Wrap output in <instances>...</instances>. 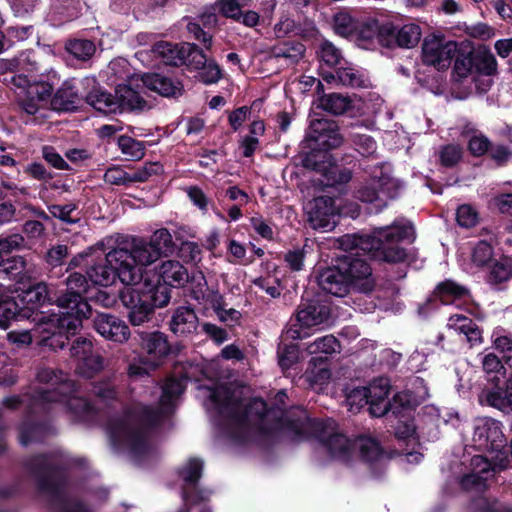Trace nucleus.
<instances>
[{
	"label": "nucleus",
	"instance_id": "f257e3e1",
	"mask_svg": "<svg viewBox=\"0 0 512 512\" xmlns=\"http://www.w3.org/2000/svg\"><path fill=\"white\" fill-rule=\"evenodd\" d=\"M414 234L413 226L408 221L394 222L391 226L380 227L371 235H344L338 242L340 248L347 254L338 258L342 272L351 284L362 290L371 288V268L365 260L359 258L361 252L369 254L372 258L399 262L406 257L405 250L398 243L403 239L411 238Z\"/></svg>",
	"mask_w": 512,
	"mask_h": 512
},
{
	"label": "nucleus",
	"instance_id": "f03ea898",
	"mask_svg": "<svg viewBox=\"0 0 512 512\" xmlns=\"http://www.w3.org/2000/svg\"><path fill=\"white\" fill-rule=\"evenodd\" d=\"M471 440L476 449L496 453L491 461L481 455L474 456L471 459V472L462 479L464 489L482 491L496 470H503L508 466V458L502 452L507 439L500 421L481 417L474 420Z\"/></svg>",
	"mask_w": 512,
	"mask_h": 512
},
{
	"label": "nucleus",
	"instance_id": "7ed1b4c3",
	"mask_svg": "<svg viewBox=\"0 0 512 512\" xmlns=\"http://www.w3.org/2000/svg\"><path fill=\"white\" fill-rule=\"evenodd\" d=\"M184 389L183 379H168L162 387L157 411L145 407L140 413L133 414L128 420L115 425L111 429L113 441L128 447L134 456L144 453L149 448L147 426H152L171 414Z\"/></svg>",
	"mask_w": 512,
	"mask_h": 512
},
{
	"label": "nucleus",
	"instance_id": "20e7f679",
	"mask_svg": "<svg viewBox=\"0 0 512 512\" xmlns=\"http://www.w3.org/2000/svg\"><path fill=\"white\" fill-rule=\"evenodd\" d=\"M247 393L245 387L231 389L220 386L209 394L212 408L219 414L227 432L235 438L252 427L265 429L272 413H266V404L262 399L255 398L246 402Z\"/></svg>",
	"mask_w": 512,
	"mask_h": 512
},
{
	"label": "nucleus",
	"instance_id": "39448f33",
	"mask_svg": "<svg viewBox=\"0 0 512 512\" xmlns=\"http://www.w3.org/2000/svg\"><path fill=\"white\" fill-rule=\"evenodd\" d=\"M87 287L88 282L82 274H71L67 279L68 293L58 299L57 308L62 316L54 315L51 318L44 314L35 315L34 320L38 329L49 333L74 334L80 327L82 319L90 314V307L82 298Z\"/></svg>",
	"mask_w": 512,
	"mask_h": 512
},
{
	"label": "nucleus",
	"instance_id": "423d86ee",
	"mask_svg": "<svg viewBox=\"0 0 512 512\" xmlns=\"http://www.w3.org/2000/svg\"><path fill=\"white\" fill-rule=\"evenodd\" d=\"M316 437L335 460L348 463L354 457L356 450L360 457L367 462L378 460L382 449L378 442L370 437H360L351 442L345 435L337 431L336 423L332 420L318 422L314 425Z\"/></svg>",
	"mask_w": 512,
	"mask_h": 512
},
{
	"label": "nucleus",
	"instance_id": "0eeeda50",
	"mask_svg": "<svg viewBox=\"0 0 512 512\" xmlns=\"http://www.w3.org/2000/svg\"><path fill=\"white\" fill-rule=\"evenodd\" d=\"M122 304L129 310V319L133 325L148 321L156 307H164L170 301L169 289L150 283L131 284L120 292Z\"/></svg>",
	"mask_w": 512,
	"mask_h": 512
},
{
	"label": "nucleus",
	"instance_id": "6e6552de",
	"mask_svg": "<svg viewBox=\"0 0 512 512\" xmlns=\"http://www.w3.org/2000/svg\"><path fill=\"white\" fill-rule=\"evenodd\" d=\"M59 78L55 71H50L46 80L30 79L29 75L18 74L10 79V84L19 90V103L23 110L29 115H35L45 110L51 97L53 88L58 84Z\"/></svg>",
	"mask_w": 512,
	"mask_h": 512
},
{
	"label": "nucleus",
	"instance_id": "1a4fd4ad",
	"mask_svg": "<svg viewBox=\"0 0 512 512\" xmlns=\"http://www.w3.org/2000/svg\"><path fill=\"white\" fill-rule=\"evenodd\" d=\"M125 252L130 256L127 263L135 270L133 283L136 284L142 277V267L149 266L173 252L172 236L167 229H158L148 241H134L132 248L125 249Z\"/></svg>",
	"mask_w": 512,
	"mask_h": 512
},
{
	"label": "nucleus",
	"instance_id": "9d476101",
	"mask_svg": "<svg viewBox=\"0 0 512 512\" xmlns=\"http://www.w3.org/2000/svg\"><path fill=\"white\" fill-rule=\"evenodd\" d=\"M130 256L125 252V248H115L109 251L105 260L89 268L87 275L96 285L110 286L120 280L124 285H131L135 277L134 271L127 263Z\"/></svg>",
	"mask_w": 512,
	"mask_h": 512
},
{
	"label": "nucleus",
	"instance_id": "9b49d317",
	"mask_svg": "<svg viewBox=\"0 0 512 512\" xmlns=\"http://www.w3.org/2000/svg\"><path fill=\"white\" fill-rule=\"evenodd\" d=\"M365 390L369 401V412L375 417L385 415L389 409L393 410L394 414L398 413L397 404L403 408H409L416 403L408 392H401L394 397L393 404H390L387 400L390 383L386 378L376 379L368 387H365Z\"/></svg>",
	"mask_w": 512,
	"mask_h": 512
},
{
	"label": "nucleus",
	"instance_id": "f8f14e48",
	"mask_svg": "<svg viewBox=\"0 0 512 512\" xmlns=\"http://www.w3.org/2000/svg\"><path fill=\"white\" fill-rule=\"evenodd\" d=\"M307 222L314 230L331 231L337 224V208L330 197H317L304 207Z\"/></svg>",
	"mask_w": 512,
	"mask_h": 512
},
{
	"label": "nucleus",
	"instance_id": "ddd939ff",
	"mask_svg": "<svg viewBox=\"0 0 512 512\" xmlns=\"http://www.w3.org/2000/svg\"><path fill=\"white\" fill-rule=\"evenodd\" d=\"M457 51V44L440 37L425 38L422 46V59L425 64L438 70L446 69Z\"/></svg>",
	"mask_w": 512,
	"mask_h": 512
},
{
	"label": "nucleus",
	"instance_id": "4468645a",
	"mask_svg": "<svg viewBox=\"0 0 512 512\" xmlns=\"http://www.w3.org/2000/svg\"><path fill=\"white\" fill-rule=\"evenodd\" d=\"M20 304L22 305L23 309L28 310V314L31 315L30 321L34 323L33 331L36 334H39L40 337L43 338V340L49 339L51 335H54L55 333H49L46 331H40L38 329V325L36 321L34 320L35 315L37 314H44L46 316H50L53 318L54 315L62 316L59 311L48 313V312H38V308L41 307L47 300L48 297V290L47 286L44 283H38L34 286H31L27 290L23 291L19 296Z\"/></svg>",
	"mask_w": 512,
	"mask_h": 512
},
{
	"label": "nucleus",
	"instance_id": "2eb2a0df",
	"mask_svg": "<svg viewBox=\"0 0 512 512\" xmlns=\"http://www.w3.org/2000/svg\"><path fill=\"white\" fill-rule=\"evenodd\" d=\"M398 186V182L381 168L379 171L374 172L369 185L358 191V198L363 202L369 203L375 201L384 202L385 198L396 196Z\"/></svg>",
	"mask_w": 512,
	"mask_h": 512
},
{
	"label": "nucleus",
	"instance_id": "dca6fc26",
	"mask_svg": "<svg viewBox=\"0 0 512 512\" xmlns=\"http://www.w3.org/2000/svg\"><path fill=\"white\" fill-rule=\"evenodd\" d=\"M71 355L77 361V372L87 378L93 377L103 368L102 358L93 352L92 342L78 338L71 347Z\"/></svg>",
	"mask_w": 512,
	"mask_h": 512
},
{
	"label": "nucleus",
	"instance_id": "f3484780",
	"mask_svg": "<svg viewBox=\"0 0 512 512\" xmlns=\"http://www.w3.org/2000/svg\"><path fill=\"white\" fill-rule=\"evenodd\" d=\"M328 316V308L318 302L300 305L296 314V324L292 331V337L299 339L307 337L309 334L305 330L324 323Z\"/></svg>",
	"mask_w": 512,
	"mask_h": 512
},
{
	"label": "nucleus",
	"instance_id": "a211bd4d",
	"mask_svg": "<svg viewBox=\"0 0 512 512\" xmlns=\"http://www.w3.org/2000/svg\"><path fill=\"white\" fill-rule=\"evenodd\" d=\"M145 88L143 83H141V76H132L128 81V85L118 84L114 96L118 104V112L143 109L146 106V101L142 96Z\"/></svg>",
	"mask_w": 512,
	"mask_h": 512
},
{
	"label": "nucleus",
	"instance_id": "6ab92c4d",
	"mask_svg": "<svg viewBox=\"0 0 512 512\" xmlns=\"http://www.w3.org/2000/svg\"><path fill=\"white\" fill-rule=\"evenodd\" d=\"M308 139L314 142L315 148L321 150L337 148L342 144V136L338 132L337 125L324 119L312 121Z\"/></svg>",
	"mask_w": 512,
	"mask_h": 512
},
{
	"label": "nucleus",
	"instance_id": "aec40b11",
	"mask_svg": "<svg viewBox=\"0 0 512 512\" xmlns=\"http://www.w3.org/2000/svg\"><path fill=\"white\" fill-rule=\"evenodd\" d=\"M94 327L100 335L114 342L124 343L130 337L127 324L114 315L97 314L94 319Z\"/></svg>",
	"mask_w": 512,
	"mask_h": 512
},
{
	"label": "nucleus",
	"instance_id": "412c9836",
	"mask_svg": "<svg viewBox=\"0 0 512 512\" xmlns=\"http://www.w3.org/2000/svg\"><path fill=\"white\" fill-rule=\"evenodd\" d=\"M318 284L326 293L338 297L344 296L348 292L350 285L338 261L336 266L327 268L320 273Z\"/></svg>",
	"mask_w": 512,
	"mask_h": 512
},
{
	"label": "nucleus",
	"instance_id": "4be33fe9",
	"mask_svg": "<svg viewBox=\"0 0 512 512\" xmlns=\"http://www.w3.org/2000/svg\"><path fill=\"white\" fill-rule=\"evenodd\" d=\"M37 379L40 383L50 384L53 389H42L38 392V399L42 402H51L56 399V396H64V393L69 391L72 384L68 381H63L52 369L43 368L37 373Z\"/></svg>",
	"mask_w": 512,
	"mask_h": 512
},
{
	"label": "nucleus",
	"instance_id": "5701e85b",
	"mask_svg": "<svg viewBox=\"0 0 512 512\" xmlns=\"http://www.w3.org/2000/svg\"><path fill=\"white\" fill-rule=\"evenodd\" d=\"M141 83L147 89L155 91L165 97H175L182 94L183 87L180 82L160 74H146L141 76Z\"/></svg>",
	"mask_w": 512,
	"mask_h": 512
},
{
	"label": "nucleus",
	"instance_id": "b1692460",
	"mask_svg": "<svg viewBox=\"0 0 512 512\" xmlns=\"http://www.w3.org/2000/svg\"><path fill=\"white\" fill-rule=\"evenodd\" d=\"M141 346L147 352L151 361L157 362L169 353V344L161 332H141Z\"/></svg>",
	"mask_w": 512,
	"mask_h": 512
},
{
	"label": "nucleus",
	"instance_id": "393cba45",
	"mask_svg": "<svg viewBox=\"0 0 512 512\" xmlns=\"http://www.w3.org/2000/svg\"><path fill=\"white\" fill-rule=\"evenodd\" d=\"M322 77L328 83L334 82L337 79L345 86L368 87L370 85L369 79L366 77L364 72L352 66L338 68L336 70V74L323 72Z\"/></svg>",
	"mask_w": 512,
	"mask_h": 512
},
{
	"label": "nucleus",
	"instance_id": "a878e982",
	"mask_svg": "<svg viewBox=\"0 0 512 512\" xmlns=\"http://www.w3.org/2000/svg\"><path fill=\"white\" fill-rule=\"evenodd\" d=\"M447 327L457 333L463 334L471 346L482 343V331L476 323L461 314L449 317Z\"/></svg>",
	"mask_w": 512,
	"mask_h": 512
},
{
	"label": "nucleus",
	"instance_id": "bb28decb",
	"mask_svg": "<svg viewBox=\"0 0 512 512\" xmlns=\"http://www.w3.org/2000/svg\"><path fill=\"white\" fill-rule=\"evenodd\" d=\"M198 327V318L194 310L190 307L182 306L173 313L170 328L175 334L185 335L196 331Z\"/></svg>",
	"mask_w": 512,
	"mask_h": 512
},
{
	"label": "nucleus",
	"instance_id": "cd10ccee",
	"mask_svg": "<svg viewBox=\"0 0 512 512\" xmlns=\"http://www.w3.org/2000/svg\"><path fill=\"white\" fill-rule=\"evenodd\" d=\"M325 161L323 164H316L314 169L323 174L325 180L322 183L326 186L347 183L351 179V173L347 169H342L330 161L328 155H323Z\"/></svg>",
	"mask_w": 512,
	"mask_h": 512
},
{
	"label": "nucleus",
	"instance_id": "c85d7f7f",
	"mask_svg": "<svg viewBox=\"0 0 512 512\" xmlns=\"http://www.w3.org/2000/svg\"><path fill=\"white\" fill-rule=\"evenodd\" d=\"M159 278L169 286H180L187 281L186 269L175 260L164 261L158 270Z\"/></svg>",
	"mask_w": 512,
	"mask_h": 512
},
{
	"label": "nucleus",
	"instance_id": "c756f323",
	"mask_svg": "<svg viewBox=\"0 0 512 512\" xmlns=\"http://www.w3.org/2000/svg\"><path fill=\"white\" fill-rule=\"evenodd\" d=\"M184 43L181 45L169 42H159L153 46L152 53L166 65H180L184 63Z\"/></svg>",
	"mask_w": 512,
	"mask_h": 512
},
{
	"label": "nucleus",
	"instance_id": "7c9ffc66",
	"mask_svg": "<svg viewBox=\"0 0 512 512\" xmlns=\"http://www.w3.org/2000/svg\"><path fill=\"white\" fill-rule=\"evenodd\" d=\"M31 315L27 309L17 302L11 295L0 303V327L6 329L11 320H30Z\"/></svg>",
	"mask_w": 512,
	"mask_h": 512
},
{
	"label": "nucleus",
	"instance_id": "2f4dec72",
	"mask_svg": "<svg viewBox=\"0 0 512 512\" xmlns=\"http://www.w3.org/2000/svg\"><path fill=\"white\" fill-rule=\"evenodd\" d=\"M79 97L77 90L70 82L63 83L51 101V104L56 110L70 111L77 107Z\"/></svg>",
	"mask_w": 512,
	"mask_h": 512
},
{
	"label": "nucleus",
	"instance_id": "473e14b6",
	"mask_svg": "<svg viewBox=\"0 0 512 512\" xmlns=\"http://www.w3.org/2000/svg\"><path fill=\"white\" fill-rule=\"evenodd\" d=\"M387 31L388 28L386 27L379 28L376 21L358 23L352 38L357 42L358 46L367 49L375 39L379 38L383 32Z\"/></svg>",
	"mask_w": 512,
	"mask_h": 512
},
{
	"label": "nucleus",
	"instance_id": "72a5a7b5",
	"mask_svg": "<svg viewBox=\"0 0 512 512\" xmlns=\"http://www.w3.org/2000/svg\"><path fill=\"white\" fill-rule=\"evenodd\" d=\"M87 103L95 110L104 114L117 113L118 104L114 96L97 88L86 96Z\"/></svg>",
	"mask_w": 512,
	"mask_h": 512
},
{
	"label": "nucleus",
	"instance_id": "f704fd0d",
	"mask_svg": "<svg viewBox=\"0 0 512 512\" xmlns=\"http://www.w3.org/2000/svg\"><path fill=\"white\" fill-rule=\"evenodd\" d=\"M436 295L440 298L443 304H453L457 300L468 298L469 291L464 286H460L451 280H447L437 286Z\"/></svg>",
	"mask_w": 512,
	"mask_h": 512
},
{
	"label": "nucleus",
	"instance_id": "c9c22d12",
	"mask_svg": "<svg viewBox=\"0 0 512 512\" xmlns=\"http://www.w3.org/2000/svg\"><path fill=\"white\" fill-rule=\"evenodd\" d=\"M330 376V370L323 357H314L310 362V367L305 373V378L312 387L322 386L328 383Z\"/></svg>",
	"mask_w": 512,
	"mask_h": 512
},
{
	"label": "nucleus",
	"instance_id": "e433bc0d",
	"mask_svg": "<svg viewBox=\"0 0 512 512\" xmlns=\"http://www.w3.org/2000/svg\"><path fill=\"white\" fill-rule=\"evenodd\" d=\"M387 32H390L388 29ZM398 46L403 48H412L418 44L421 39V29L418 25L405 24L394 31H391Z\"/></svg>",
	"mask_w": 512,
	"mask_h": 512
},
{
	"label": "nucleus",
	"instance_id": "4c0bfd02",
	"mask_svg": "<svg viewBox=\"0 0 512 512\" xmlns=\"http://www.w3.org/2000/svg\"><path fill=\"white\" fill-rule=\"evenodd\" d=\"M462 134L471 136L468 143V149L472 155L482 156L489 150V139L483 134L478 133L472 123H467L462 127Z\"/></svg>",
	"mask_w": 512,
	"mask_h": 512
},
{
	"label": "nucleus",
	"instance_id": "58836bf2",
	"mask_svg": "<svg viewBox=\"0 0 512 512\" xmlns=\"http://www.w3.org/2000/svg\"><path fill=\"white\" fill-rule=\"evenodd\" d=\"M203 463L201 460L192 458L181 469L180 476L185 482V486L194 485L201 477ZM183 498L186 503L191 501L187 488L184 487Z\"/></svg>",
	"mask_w": 512,
	"mask_h": 512
},
{
	"label": "nucleus",
	"instance_id": "ea45409f",
	"mask_svg": "<svg viewBox=\"0 0 512 512\" xmlns=\"http://www.w3.org/2000/svg\"><path fill=\"white\" fill-rule=\"evenodd\" d=\"M320 106L335 115L345 113L351 107V100L340 94H329L321 98Z\"/></svg>",
	"mask_w": 512,
	"mask_h": 512
},
{
	"label": "nucleus",
	"instance_id": "a19ab883",
	"mask_svg": "<svg viewBox=\"0 0 512 512\" xmlns=\"http://www.w3.org/2000/svg\"><path fill=\"white\" fill-rule=\"evenodd\" d=\"M118 147L130 160H139L145 155V146L129 136H120L118 138Z\"/></svg>",
	"mask_w": 512,
	"mask_h": 512
},
{
	"label": "nucleus",
	"instance_id": "79ce46f5",
	"mask_svg": "<svg viewBox=\"0 0 512 512\" xmlns=\"http://www.w3.org/2000/svg\"><path fill=\"white\" fill-rule=\"evenodd\" d=\"M482 367L492 382L499 381L505 374V368L500 359L493 353H487L482 358Z\"/></svg>",
	"mask_w": 512,
	"mask_h": 512
},
{
	"label": "nucleus",
	"instance_id": "37998d69",
	"mask_svg": "<svg viewBox=\"0 0 512 512\" xmlns=\"http://www.w3.org/2000/svg\"><path fill=\"white\" fill-rule=\"evenodd\" d=\"M474 67L481 74L492 75L497 71V61L488 50H480L474 56Z\"/></svg>",
	"mask_w": 512,
	"mask_h": 512
},
{
	"label": "nucleus",
	"instance_id": "c03bdc74",
	"mask_svg": "<svg viewBox=\"0 0 512 512\" xmlns=\"http://www.w3.org/2000/svg\"><path fill=\"white\" fill-rule=\"evenodd\" d=\"M184 63L194 69L200 70L209 61L207 56L195 44L184 43Z\"/></svg>",
	"mask_w": 512,
	"mask_h": 512
},
{
	"label": "nucleus",
	"instance_id": "a18cd8bd",
	"mask_svg": "<svg viewBox=\"0 0 512 512\" xmlns=\"http://www.w3.org/2000/svg\"><path fill=\"white\" fill-rule=\"evenodd\" d=\"M339 348L337 339L332 335H327L316 339L313 343L309 344L307 351L309 354H332Z\"/></svg>",
	"mask_w": 512,
	"mask_h": 512
},
{
	"label": "nucleus",
	"instance_id": "49530a36",
	"mask_svg": "<svg viewBox=\"0 0 512 512\" xmlns=\"http://www.w3.org/2000/svg\"><path fill=\"white\" fill-rule=\"evenodd\" d=\"M358 23L346 12L337 13L334 17V30L342 37H353Z\"/></svg>",
	"mask_w": 512,
	"mask_h": 512
},
{
	"label": "nucleus",
	"instance_id": "de8ad7c7",
	"mask_svg": "<svg viewBox=\"0 0 512 512\" xmlns=\"http://www.w3.org/2000/svg\"><path fill=\"white\" fill-rule=\"evenodd\" d=\"M108 78L114 82L117 79H129L133 76L128 61L124 58H116L112 60L106 71Z\"/></svg>",
	"mask_w": 512,
	"mask_h": 512
},
{
	"label": "nucleus",
	"instance_id": "09e8293b",
	"mask_svg": "<svg viewBox=\"0 0 512 512\" xmlns=\"http://www.w3.org/2000/svg\"><path fill=\"white\" fill-rule=\"evenodd\" d=\"M66 49L71 55L80 60H87L95 53V45L89 40L70 41Z\"/></svg>",
	"mask_w": 512,
	"mask_h": 512
},
{
	"label": "nucleus",
	"instance_id": "8fccbe9b",
	"mask_svg": "<svg viewBox=\"0 0 512 512\" xmlns=\"http://www.w3.org/2000/svg\"><path fill=\"white\" fill-rule=\"evenodd\" d=\"M494 348L507 359L512 358V336L504 333L502 328H496L491 335Z\"/></svg>",
	"mask_w": 512,
	"mask_h": 512
},
{
	"label": "nucleus",
	"instance_id": "3c124183",
	"mask_svg": "<svg viewBox=\"0 0 512 512\" xmlns=\"http://www.w3.org/2000/svg\"><path fill=\"white\" fill-rule=\"evenodd\" d=\"M28 55H21L15 59H0V70L1 71H14L18 74L27 71L31 72L35 69L34 63H28Z\"/></svg>",
	"mask_w": 512,
	"mask_h": 512
},
{
	"label": "nucleus",
	"instance_id": "603ef678",
	"mask_svg": "<svg viewBox=\"0 0 512 512\" xmlns=\"http://www.w3.org/2000/svg\"><path fill=\"white\" fill-rule=\"evenodd\" d=\"M493 259V249L485 241L478 242L472 251V264L476 267H484Z\"/></svg>",
	"mask_w": 512,
	"mask_h": 512
},
{
	"label": "nucleus",
	"instance_id": "864d4df0",
	"mask_svg": "<svg viewBox=\"0 0 512 512\" xmlns=\"http://www.w3.org/2000/svg\"><path fill=\"white\" fill-rule=\"evenodd\" d=\"M161 171L162 166L159 163H145L142 167H139L137 169H131L130 171H128L130 184L136 182H145L152 175L158 174Z\"/></svg>",
	"mask_w": 512,
	"mask_h": 512
},
{
	"label": "nucleus",
	"instance_id": "5fc2aeb1",
	"mask_svg": "<svg viewBox=\"0 0 512 512\" xmlns=\"http://www.w3.org/2000/svg\"><path fill=\"white\" fill-rule=\"evenodd\" d=\"M456 220L460 226L470 228L478 223L479 213L473 206L463 204L457 209Z\"/></svg>",
	"mask_w": 512,
	"mask_h": 512
},
{
	"label": "nucleus",
	"instance_id": "6e6d98bb",
	"mask_svg": "<svg viewBox=\"0 0 512 512\" xmlns=\"http://www.w3.org/2000/svg\"><path fill=\"white\" fill-rule=\"evenodd\" d=\"M369 404L365 387H358L351 390L346 397V405L352 413H357L362 407Z\"/></svg>",
	"mask_w": 512,
	"mask_h": 512
},
{
	"label": "nucleus",
	"instance_id": "4d7b16f0",
	"mask_svg": "<svg viewBox=\"0 0 512 512\" xmlns=\"http://www.w3.org/2000/svg\"><path fill=\"white\" fill-rule=\"evenodd\" d=\"M25 267V259L22 256H14L0 262V274L14 277L20 274Z\"/></svg>",
	"mask_w": 512,
	"mask_h": 512
},
{
	"label": "nucleus",
	"instance_id": "13d9d810",
	"mask_svg": "<svg viewBox=\"0 0 512 512\" xmlns=\"http://www.w3.org/2000/svg\"><path fill=\"white\" fill-rule=\"evenodd\" d=\"M494 387L485 388L479 396V401L481 404H485L487 406H491L497 408L496 402L499 398L500 400H506V393H504V387H500L498 381L493 382Z\"/></svg>",
	"mask_w": 512,
	"mask_h": 512
},
{
	"label": "nucleus",
	"instance_id": "bf43d9fd",
	"mask_svg": "<svg viewBox=\"0 0 512 512\" xmlns=\"http://www.w3.org/2000/svg\"><path fill=\"white\" fill-rule=\"evenodd\" d=\"M201 70L199 78L205 84L217 83L222 78V70L214 60H209Z\"/></svg>",
	"mask_w": 512,
	"mask_h": 512
},
{
	"label": "nucleus",
	"instance_id": "052dcab7",
	"mask_svg": "<svg viewBox=\"0 0 512 512\" xmlns=\"http://www.w3.org/2000/svg\"><path fill=\"white\" fill-rule=\"evenodd\" d=\"M319 53L322 61L329 67L336 66L341 62L340 51L330 42H323Z\"/></svg>",
	"mask_w": 512,
	"mask_h": 512
},
{
	"label": "nucleus",
	"instance_id": "680f3d73",
	"mask_svg": "<svg viewBox=\"0 0 512 512\" xmlns=\"http://www.w3.org/2000/svg\"><path fill=\"white\" fill-rule=\"evenodd\" d=\"M104 181L111 185H128L130 178L128 171L120 166H112L108 168L104 174Z\"/></svg>",
	"mask_w": 512,
	"mask_h": 512
},
{
	"label": "nucleus",
	"instance_id": "e2e57ef3",
	"mask_svg": "<svg viewBox=\"0 0 512 512\" xmlns=\"http://www.w3.org/2000/svg\"><path fill=\"white\" fill-rule=\"evenodd\" d=\"M462 157V148L459 145L449 144L440 151V160L444 166L457 164Z\"/></svg>",
	"mask_w": 512,
	"mask_h": 512
},
{
	"label": "nucleus",
	"instance_id": "0e129e2a",
	"mask_svg": "<svg viewBox=\"0 0 512 512\" xmlns=\"http://www.w3.org/2000/svg\"><path fill=\"white\" fill-rule=\"evenodd\" d=\"M512 276V268L504 263L496 262L490 269L488 281L492 284H498L508 280Z\"/></svg>",
	"mask_w": 512,
	"mask_h": 512
},
{
	"label": "nucleus",
	"instance_id": "69168bd1",
	"mask_svg": "<svg viewBox=\"0 0 512 512\" xmlns=\"http://www.w3.org/2000/svg\"><path fill=\"white\" fill-rule=\"evenodd\" d=\"M93 393L104 402L114 399L117 395L115 386L110 381H101L94 384Z\"/></svg>",
	"mask_w": 512,
	"mask_h": 512
},
{
	"label": "nucleus",
	"instance_id": "338daca9",
	"mask_svg": "<svg viewBox=\"0 0 512 512\" xmlns=\"http://www.w3.org/2000/svg\"><path fill=\"white\" fill-rule=\"evenodd\" d=\"M67 406L76 416L84 418L92 409L90 404L83 398L71 396L66 399Z\"/></svg>",
	"mask_w": 512,
	"mask_h": 512
},
{
	"label": "nucleus",
	"instance_id": "774afa93",
	"mask_svg": "<svg viewBox=\"0 0 512 512\" xmlns=\"http://www.w3.org/2000/svg\"><path fill=\"white\" fill-rule=\"evenodd\" d=\"M474 67V57L470 54H459L456 57L454 70L459 77H466Z\"/></svg>",
	"mask_w": 512,
	"mask_h": 512
}]
</instances>
